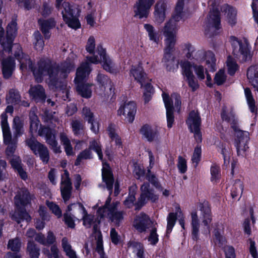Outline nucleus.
<instances>
[{
    "instance_id": "f257e3e1",
    "label": "nucleus",
    "mask_w": 258,
    "mask_h": 258,
    "mask_svg": "<svg viewBox=\"0 0 258 258\" xmlns=\"http://www.w3.org/2000/svg\"><path fill=\"white\" fill-rule=\"evenodd\" d=\"M220 116L222 120L230 123L231 128L235 133V145L238 156L244 157L248 149V143L249 141V133L248 132L241 130L238 125V119L236 117L233 110L227 112L226 106L222 107Z\"/></svg>"
},
{
    "instance_id": "f03ea898",
    "label": "nucleus",
    "mask_w": 258,
    "mask_h": 258,
    "mask_svg": "<svg viewBox=\"0 0 258 258\" xmlns=\"http://www.w3.org/2000/svg\"><path fill=\"white\" fill-rule=\"evenodd\" d=\"M26 60L28 61L29 69L32 72L36 82L41 83L44 77L48 76L50 84L57 87L59 81L58 67H55V62L49 58H41L37 61L36 66H35L29 57L26 58Z\"/></svg>"
},
{
    "instance_id": "7ed1b4c3",
    "label": "nucleus",
    "mask_w": 258,
    "mask_h": 258,
    "mask_svg": "<svg viewBox=\"0 0 258 258\" xmlns=\"http://www.w3.org/2000/svg\"><path fill=\"white\" fill-rule=\"evenodd\" d=\"M175 25L171 20L167 22L164 26V34L166 37L165 40V47L162 61L165 62L167 71H171L173 69L175 57L172 53L175 50L176 43Z\"/></svg>"
},
{
    "instance_id": "20e7f679",
    "label": "nucleus",
    "mask_w": 258,
    "mask_h": 258,
    "mask_svg": "<svg viewBox=\"0 0 258 258\" xmlns=\"http://www.w3.org/2000/svg\"><path fill=\"white\" fill-rule=\"evenodd\" d=\"M157 224L152 222L147 215L142 213L135 219L134 226L139 232H142L148 229L150 234L148 239L150 244L155 245L158 241V235L157 233Z\"/></svg>"
},
{
    "instance_id": "39448f33",
    "label": "nucleus",
    "mask_w": 258,
    "mask_h": 258,
    "mask_svg": "<svg viewBox=\"0 0 258 258\" xmlns=\"http://www.w3.org/2000/svg\"><path fill=\"white\" fill-rule=\"evenodd\" d=\"M96 52L98 55L93 54V56H87V61L86 62H89L91 65V63L97 64L100 63L103 69L106 72L111 74L116 73L117 70L115 64L107 54L106 49L103 48L101 45L97 46Z\"/></svg>"
},
{
    "instance_id": "423d86ee",
    "label": "nucleus",
    "mask_w": 258,
    "mask_h": 258,
    "mask_svg": "<svg viewBox=\"0 0 258 258\" xmlns=\"http://www.w3.org/2000/svg\"><path fill=\"white\" fill-rule=\"evenodd\" d=\"M63 10L61 12L62 19L68 27L77 30L81 27V23L78 17L80 16L81 10L78 6L70 3L63 4Z\"/></svg>"
},
{
    "instance_id": "0eeeda50",
    "label": "nucleus",
    "mask_w": 258,
    "mask_h": 258,
    "mask_svg": "<svg viewBox=\"0 0 258 258\" xmlns=\"http://www.w3.org/2000/svg\"><path fill=\"white\" fill-rule=\"evenodd\" d=\"M111 198L108 197L106 201L105 205L98 209V213L101 217L108 218L114 224L118 225L123 220V216L122 212L117 211L119 203L115 202L110 204Z\"/></svg>"
},
{
    "instance_id": "6e6552de",
    "label": "nucleus",
    "mask_w": 258,
    "mask_h": 258,
    "mask_svg": "<svg viewBox=\"0 0 258 258\" xmlns=\"http://www.w3.org/2000/svg\"><path fill=\"white\" fill-rule=\"evenodd\" d=\"M77 210L82 215V220L83 221V225L86 228H93L94 231L96 232L98 229V225L101 222V219L103 217L98 214V217L94 219V217L91 215L88 214L84 208L81 204H74L69 206L68 208V211H70L72 209Z\"/></svg>"
},
{
    "instance_id": "1a4fd4ad",
    "label": "nucleus",
    "mask_w": 258,
    "mask_h": 258,
    "mask_svg": "<svg viewBox=\"0 0 258 258\" xmlns=\"http://www.w3.org/2000/svg\"><path fill=\"white\" fill-rule=\"evenodd\" d=\"M230 39L232 41H235L239 46V48L237 49L236 48L235 42H233L232 44L233 55H241L242 59L244 62L251 59L252 55L250 53L251 47L246 39H245L244 41H242L241 40H239L236 37L234 36H231Z\"/></svg>"
},
{
    "instance_id": "9d476101",
    "label": "nucleus",
    "mask_w": 258,
    "mask_h": 258,
    "mask_svg": "<svg viewBox=\"0 0 258 258\" xmlns=\"http://www.w3.org/2000/svg\"><path fill=\"white\" fill-rule=\"evenodd\" d=\"M26 144L35 155H38L42 161H49V154L47 148L32 137L26 140Z\"/></svg>"
},
{
    "instance_id": "9b49d317",
    "label": "nucleus",
    "mask_w": 258,
    "mask_h": 258,
    "mask_svg": "<svg viewBox=\"0 0 258 258\" xmlns=\"http://www.w3.org/2000/svg\"><path fill=\"white\" fill-rule=\"evenodd\" d=\"M38 135L40 137H45L46 142L53 150L55 153H60L61 151L60 146L56 140V137L54 130L48 126H40L38 131Z\"/></svg>"
},
{
    "instance_id": "f8f14e48",
    "label": "nucleus",
    "mask_w": 258,
    "mask_h": 258,
    "mask_svg": "<svg viewBox=\"0 0 258 258\" xmlns=\"http://www.w3.org/2000/svg\"><path fill=\"white\" fill-rule=\"evenodd\" d=\"M155 0H138L134 6L135 17L140 19L147 18Z\"/></svg>"
},
{
    "instance_id": "ddd939ff",
    "label": "nucleus",
    "mask_w": 258,
    "mask_h": 258,
    "mask_svg": "<svg viewBox=\"0 0 258 258\" xmlns=\"http://www.w3.org/2000/svg\"><path fill=\"white\" fill-rule=\"evenodd\" d=\"M181 67L182 74L186 77V81L189 87L191 88L192 92H195L199 89L200 85L192 73L191 63L188 61H184L181 63Z\"/></svg>"
},
{
    "instance_id": "4468645a",
    "label": "nucleus",
    "mask_w": 258,
    "mask_h": 258,
    "mask_svg": "<svg viewBox=\"0 0 258 258\" xmlns=\"http://www.w3.org/2000/svg\"><path fill=\"white\" fill-rule=\"evenodd\" d=\"M185 49L187 51L186 57L190 60L195 59L198 61L206 60L211 56L208 52L211 50L205 51L204 49L198 50L195 52L196 49L190 43L185 44Z\"/></svg>"
},
{
    "instance_id": "2eb2a0df",
    "label": "nucleus",
    "mask_w": 258,
    "mask_h": 258,
    "mask_svg": "<svg viewBox=\"0 0 258 258\" xmlns=\"http://www.w3.org/2000/svg\"><path fill=\"white\" fill-rule=\"evenodd\" d=\"M130 74V76H133L134 80L140 85L141 87H143V84L149 80L141 62H139L137 64L132 65Z\"/></svg>"
},
{
    "instance_id": "dca6fc26",
    "label": "nucleus",
    "mask_w": 258,
    "mask_h": 258,
    "mask_svg": "<svg viewBox=\"0 0 258 258\" xmlns=\"http://www.w3.org/2000/svg\"><path fill=\"white\" fill-rule=\"evenodd\" d=\"M137 111V106L135 102L130 101L121 106L117 110L118 115H123L125 119L130 123H132L135 120Z\"/></svg>"
},
{
    "instance_id": "f3484780",
    "label": "nucleus",
    "mask_w": 258,
    "mask_h": 258,
    "mask_svg": "<svg viewBox=\"0 0 258 258\" xmlns=\"http://www.w3.org/2000/svg\"><path fill=\"white\" fill-rule=\"evenodd\" d=\"M163 100L166 110V118L167 127L171 128L174 122V111L173 101L168 94H162Z\"/></svg>"
},
{
    "instance_id": "a211bd4d",
    "label": "nucleus",
    "mask_w": 258,
    "mask_h": 258,
    "mask_svg": "<svg viewBox=\"0 0 258 258\" xmlns=\"http://www.w3.org/2000/svg\"><path fill=\"white\" fill-rule=\"evenodd\" d=\"M39 29L45 39H49L51 36L50 30L55 28L56 22L54 18L47 19H39L38 20Z\"/></svg>"
},
{
    "instance_id": "6ab92c4d",
    "label": "nucleus",
    "mask_w": 258,
    "mask_h": 258,
    "mask_svg": "<svg viewBox=\"0 0 258 258\" xmlns=\"http://www.w3.org/2000/svg\"><path fill=\"white\" fill-rule=\"evenodd\" d=\"M140 133L150 143L159 139V132L157 128L153 127L148 123L144 124L141 126Z\"/></svg>"
},
{
    "instance_id": "aec40b11",
    "label": "nucleus",
    "mask_w": 258,
    "mask_h": 258,
    "mask_svg": "<svg viewBox=\"0 0 258 258\" xmlns=\"http://www.w3.org/2000/svg\"><path fill=\"white\" fill-rule=\"evenodd\" d=\"M2 71L4 78L9 79L15 69L16 63L14 58L8 56L1 60Z\"/></svg>"
},
{
    "instance_id": "412c9836",
    "label": "nucleus",
    "mask_w": 258,
    "mask_h": 258,
    "mask_svg": "<svg viewBox=\"0 0 258 258\" xmlns=\"http://www.w3.org/2000/svg\"><path fill=\"white\" fill-rule=\"evenodd\" d=\"M189 132L193 130L201 128L202 125V119L198 111L192 110L188 115L185 120Z\"/></svg>"
},
{
    "instance_id": "4be33fe9",
    "label": "nucleus",
    "mask_w": 258,
    "mask_h": 258,
    "mask_svg": "<svg viewBox=\"0 0 258 258\" xmlns=\"http://www.w3.org/2000/svg\"><path fill=\"white\" fill-rule=\"evenodd\" d=\"M212 20V27L215 28L214 31L210 32V29L205 30V35L209 38H213L220 33V30L221 29V18L220 13L218 10H214L211 16Z\"/></svg>"
},
{
    "instance_id": "5701e85b",
    "label": "nucleus",
    "mask_w": 258,
    "mask_h": 258,
    "mask_svg": "<svg viewBox=\"0 0 258 258\" xmlns=\"http://www.w3.org/2000/svg\"><path fill=\"white\" fill-rule=\"evenodd\" d=\"M91 71V65L90 63H83L77 70L76 77L74 79L75 84L85 82L87 76L89 75Z\"/></svg>"
},
{
    "instance_id": "b1692460",
    "label": "nucleus",
    "mask_w": 258,
    "mask_h": 258,
    "mask_svg": "<svg viewBox=\"0 0 258 258\" xmlns=\"http://www.w3.org/2000/svg\"><path fill=\"white\" fill-rule=\"evenodd\" d=\"M149 184L147 183L143 184L141 187V195L139 201V204L141 206L144 205L147 200H150L154 202L158 199L157 195H154L149 189Z\"/></svg>"
},
{
    "instance_id": "393cba45",
    "label": "nucleus",
    "mask_w": 258,
    "mask_h": 258,
    "mask_svg": "<svg viewBox=\"0 0 258 258\" xmlns=\"http://www.w3.org/2000/svg\"><path fill=\"white\" fill-rule=\"evenodd\" d=\"M60 189L63 199L66 201L68 200L71 195L72 185L69 173L66 170H64V173L61 177Z\"/></svg>"
},
{
    "instance_id": "a878e982",
    "label": "nucleus",
    "mask_w": 258,
    "mask_h": 258,
    "mask_svg": "<svg viewBox=\"0 0 258 258\" xmlns=\"http://www.w3.org/2000/svg\"><path fill=\"white\" fill-rule=\"evenodd\" d=\"M55 67H58V75L60 73V76L66 79L68 77L69 74L75 68L74 63L70 59H67L61 62L60 65L55 62Z\"/></svg>"
},
{
    "instance_id": "bb28decb",
    "label": "nucleus",
    "mask_w": 258,
    "mask_h": 258,
    "mask_svg": "<svg viewBox=\"0 0 258 258\" xmlns=\"http://www.w3.org/2000/svg\"><path fill=\"white\" fill-rule=\"evenodd\" d=\"M29 94L36 102H45L46 94L45 90L41 85H37L29 90Z\"/></svg>"
},
{
    "instance_id": "cd10ccee",
    "label": "nucleus",
    "mask_w": 258,
    "mask_h": 258,
    "mask_svg": "<svg viewBox=\"0 0 258 258\" xmlns=\"http://www.w3.org/2000/svg\"><path fill=\"white\" fill-rule=\"evenodd\" d=\"M102 176L103 180L105 182L108 190H111L114 180L110 167L107 162H104L103 164Z\"/></svg>"
},
{
    "instance_id": "c85d7f7f",
    "label": "nucleus",
    "mask_w": 258,
    "mask_h": 258,
    "mask_svg": "<svg viewBox=\"0 0 258 258\" xmlns=\"http://www.w3.org/2000/svg\"><path fill=\"white\" fill-rule=\"evenodd\" d=\"M166 4L164 2H158L155 6L154 17L158 23H162L165 18Z\"/></svg>"
},
{
    "instance_id": "c756f323",
    "label": "nucleus",
    "mask_w": 258,
    "mask_h": 258,
    "mask_svg": "<svg viewBox=\"0 0 258 258\" xmlns=\"http://www.w3.org/2000/svg\"><path fill=\"white\" fill-rule=\"evenodd\" d=\"M77 85V91L78 94L83 98L89 99L92 96L91 87L93 84L80 83L76 84Z\"/></svg>"
},
{
    "instance_id": "7c9ffc66",
    "label": "nucleus",
    "mask_w": 258,
    "mask_h": 258,
    "mask_svg": "<svg viewBox=\"0 0 258 258\" xmlns=\"http://www.w3.org/2000/svg\"><path fill=\"white\" fill-rule=\"evenodd\" d=\"M8 145L6 149V155L7 159L9 161H21L20 157L15 154V151L17 147V141H14L12 143L7 144Z\"/></svg>"
},
{
    "instance_id": "2f4dec72",
    "label": "nucleus",
    "mask_w": 258,
    "mask_h": 258,
    "mask_svg": "<svg viewBox=\"0 0 258 258\" xmlns=\"http://www.w3.org/2000/svg\"><path fill=\"white\" fill-rule=\"evenodd\" d=\"M128 249L136 255L135 258H145L143 245L137 241H130L128 243Z\"/></svg>"
},
{
    "instance_id": "473e14b6",
    "label": "nucleus",
    "mask_w": 258,
    "mask_h": 258,
    "mask_svg": "<svg viewBox=\"0 0 258 258\" xmlns=\"http://www.w3.org/2000/svg\"><path fill=\"white\" fill-rule=\"evenodd\" d=\"M151 81L152 80L149 79L143 84V87H141L144 88L143 98L145 104L148 103L151 100L152 95L155 92L154 88L151 83Z\"/></svg>"
},
{
    "instance_id": "72a5a7b5",
    "label": "nucleus",
    "mask_w": 258,
    "mask_h": 258,
    "mask_svg": "<svg viewBox=\"0 0 258 258\" xmlns=\"http://www.w3.org/2000/svg\"><path fill=\"white\" fill-rule=\"evenodd\" d=\"M60 140L61 143L64 147L66 155L68 156H73L74 155V153L73 152V149L71 145V141L65 133H60Z\"/></svg>"
},
{
    "instance_id": "f704fd0d",
    "label": "nucleus",
    "mask_w": 258,
    "mask_h": 258,
    "mask_svg": "<svg viewBox=\"0 0 258 258\" xmlns=\"http://www.w3.org/2000/svg\"><path fill=\"white\" fill-rule=\"evenodd\" d=\"M21 101V95L19 92L15 89H11L6 96L8 104H18Z\"/></svg>"
},
{
    "instance_id": "c9c22d12",
    "label": "nucleus",
    "mask_w": 258,
    "mask_h": 258,
    "mask_svg": "<svg viewBox=\"0 0 258 258\" xmlns=\"http://www.w3.org/2000/svg\"><path fill=\"white\" fill-rule=\"evenodd\" d=\"M17 18H13L6 28V36L13 38H16L18 34V24Z\"/></svg>"
},
{
    "instance_id": "e433bc0d",
    "label": "nucleus",
    "mask_w": 258,
    "mask_h": 258,
    "mask_svg": "<svg viewBox=\"0 0 258 258\" xmlns=\"http://www.w3.org/2000/svg\"><path fill=\"white\" fill-rule=\"evenodd\" d=\"M61 246L66 255L69 258H78L76 251L72 248L68 239L66 237L61 240Z\"/></svg>"
},
{
    "instance_id": "4c0bfd02",
    "label": "nucleus",
    "mask_w": 258,
    "mask_h": 258,
    "mask_svg": "<svg viewBox=\"0 0 258 258\" xmlns=\"http://www.w3.org/2000/svg\"><path fill=\"white\" fill-rule=\"evenodd\" d=\"M226 13H227V20L228 23L231 26H234L237 23V11L232 6L227 5L225 10Z\"/></svg>"
},
{
    "instance_id": "58836bf2",
    "label": "nucleus",
    "mask_w": 258,
    "mask_h": 258,
    "mask_svg": "<svg viewBox=\"0 0 258 258\" xmlns=\"http://www.w3.org/2000/svg\"><path fill=\"white\" fill-rule=\"evenodd\" d=\"M226 65L228 74L231 76H233L239 68L235 59L230 55L227 57Z\"/></svg>"
},
{
    "instance_id": "ea45409f",
    "label": "nucleus",
    "mask_w": 258,
    "mask_h": 258,
    "mask_svg": "<svg viewBox=\"0 0 258 258\" xmlns=\"http://www.w3.org/2000/svg\"><path fill=\"white\" fill-rule=\"evenodd\" d=\"M244 94L250 111L252 113H256L257 108L251 91L249 88L244 89Z\"/></svg>"
},
{
    "instance_id": "a19ab883",
    "label": "nucleus",
    "mask_w": 258,
    "mask_h": 258,
    "mask_svg": "<svg viewBox=\"0 0 258 258\" xmlns=\"http://www.w3.org/2000/svg\"><path fill=\"white\" fill-rule=\"evenodd\" d=\"M145 29L148 33L149 39L157 43L159 41L160 35L158 31H156L154 27L150 24H145L144 25Z\"/></svg>"
},
{
    "instance_id": "79ce46f5",
    "label": "nucleus",
    "mask_w": 258,
    "mask_h": 258,
    "mask_svg": "<svg viewBox=\"0 0 258 258\" xmlns=\"http://www.w3.org/2000/svg\"><path fill=\"white\" fill-rule=\"evenodd\" d=\"M146 178L151 182V183L156 186L157 188L162 191L163 196L167 197L170 195V192L169 190L162 188L158 184L156 177L154 175L151 174L149 170H148V173L146 175Z\"/></svg>"
},
{
    "instance_id": "37998d69",
    "label": "nucleus",
    "mask_w": 258,
    "mask_h": 258,
    "mask_svg": "<svg viewBox=\"0 0 258 258\" xmlns=\"http://www.w3.org/2000/svg\"><path fill=\"white\" fill-rule=\"evenodd\" d=\"M184 5V0H178L176 3L174 13L172 17L175 22H178L182 19V13Z\"/></svg>"
},
{
    "instance_id": "c03bdc74",
    "label": "nucleus",
    "mask_w": 258,
    "mask_h": 258,
    "mask_svg": "<svg viewBox=\"0 0 258 258\" xmlns=\"http://www.w3.org/2000/svg\"><path fill=\"white\" fill-rule=\"evenodd\" d=\"M191 216V226H192V235L194 239H197L199 235V222L198 216L196 212H192Z\"/></svg>"
},
{
    "instance_id": "a18cd8bd",
    "label": "nucleus",
    "mask_w": 258,
    "mask_h": 258,
    "mask_svg": "<svg viewBox=\"0 0 258 258\" xmlns=\"http://www.w3.org/2000/svg\"><path fill=\"white\" fill-rule=\"evenodd\" d=\"M14 40L15 38L7 36L3 39L1 38V45L3 50L9 53H12Z\"/></svg>"
},
{
    "instance_id": "49530a36",
    "label": "nucleus",
    "mask_w": 258,
    "mask_h": 258,
    "mask_svg": "<svg viewBox=\"0 0 258 258\" xmlns=\"http://www.w3.org/2000/svg\"><path fill=\"white\" fill-rule=\"evenodd\" d=\"M12 219L15 220L18 223H20L24 220L27 222H29L31 220V217L30 215L24 211H15L12 215Z\"/></svg>"
},
{
    "instance_id": "de8ad7c7",
    "label": "nucleus",
    "mask_w": 258,
    "mask_h": 258,
    "mask_svg": "<svg viewBox=\"0 0 258 258\" xmlns=\"http://www.w3.org/2000/svg\"><path fill=\"white\" fill-rule=\"evenodd\" d=\"M95 81L100 88L104 89H105L107 85L111 82V79L108 76L102 73L98 74Z\"/></svg>"
},
{
    "instance_id": "09e8293b",
    "label": "nucleus",
    "mask_w": 258,
    "mask_h": 258,
    "mask_svg": "<svg viewBox=\"0 0 258 258\" xmlns=\"http://www.w3.org/2000/svg\"><path fill=\"white\" fill-rule=\"evenodd\" d=\"M72 131L76 136H78L84 134V125L79 120H73L71 123Z\"/></svg>"
},
{
    "instance_id": "8fccbe9b",
    "label": "nucleus",
    "mask_w": 258,
    "mask_h": 258,
    "mask_svg": "<svg viewBox=\"0 0 258 258\" xmlns=\"http://www.w3.org/2000/svg\"><path fill=\"white\" fill-rule=\"evenodd\" d=\"M33 35L35 39L34 47L35 49H42L44 46V41L43 36L38 30L35 31Z\"/></svg>"
},
{
    "instance_id": "3c124183",
    "label": "nucleus",
    "mask_w": 258,
    "mask_h": 258,
    "mask_svg": "<svg viewBox=\"0 0 258 258\" xmlns=\"http://www.w3.org/2000/svg\"><path fill=\"white\" fill-rule=\"evenodd\" d=\"M30 131L32 133L36 132L40 124V120L38 117L35 113L30 114Z\"/></svg>"
},
{
    "instance_id": "603ef678",
    "label": "nucleus",
    "mask_w": 258,
    "mask_h": 258,
    "mask_svg": "<svg viewBox=\"0 0 258 258\" xmlns=\"http://www.w3.org/2000/svg\"><path fill=\"white\" fill-rule=\"evenodd\" d=\"M226 78L224 70L220 69L216 73L214 81L217 86H221L225 82Z\"/></svg>"
},
{
    "instance_id": "864d4df0",
    "label": "nucleus",
    "mask_w": 258,
    "mask_h": 258,
    "mask_svg": "<svg viewBox=\"0 0 258 258\" xmlns=\"http://www.w3.org/2000/svg\"><path fill=\"white\" fill-rule=\"evenodd\" d=\"M93 155L92 151H90L89 148L81 151L77 156V158L75 161H82L83 160H91L93 159Z\"/></svg>"
},
{
    "instance_id": "5fc2aeb1",
    "label": "nucleus",
    "mask_w": 258,
    "mask_h": 258,
    "mask_svg": "<svg viewBox=\"0 0 258 258\" xmlns=\"http://www.w3.org/2000/svg\"><path fill=\"white\" fill-rule=\"evenodd\" d=\"M211 56L206 60V64L209 71L214 72L216 70L215 54L213 51L208 52Z\"/></svg>"
},
{
    "instance_id": "6e6d98bb",
    "label": "nucleus",
    "mask_w": 258,
    "mask_h": 258,
    "mask_svg": "<svg viewBox=\"0 0 258 258\" xmlns=\"http://www.w3.org/2000/svg\"><path fill=\"white\" fill-rule=\"evenodd\" d=\"M82 116L85 120L88 123H92L95 120L94 115L90 108L86 106L84 107L82 109Z\"/></svg>"
},
{
    "instance_id": "4d7b16f0",
    "label": "nucleus",
    "mask_w": 258,
    "mask_h": 258,
    "mask_svg": "<svg viewBox=\"0 0 258 258\" xmlns=\"http://www.w3.org/2000/svg\"><path fill=\"white\" fill-rule=\"evenodd\" d=\"M136 185L132 186L130 188V194L127 198L124 201V203L125 206L128 207H131L135 200V191L137 190Z\"/></svg>"
},
{
    "instance_id": "13d9d810",
    "label": "nucleus",
    "mask_w": 258,
    "mask_h": 258,
    "mask_svg": "<svg viewBox=\"0 0 258 258\" xmlns=\"http://www.w3.org/2000/svg\"><path fill=\"white\" fill-rule=\"evenodd\" d=\"M27 251L31 258H38L39 255V249L32 242H29L27 246Z\"/></svg>"
},
{
    "instance_id": "bf43d9fd",
    "label": "nucleus",
    "mask_w": 258,
    "mask_h": 258,
    "mask_svg": "<svg viewBox=\"0 0 258 258\" xmlns=\"http://www.w3.org/2000/svg\"><path fill=\"white\" fill-rule=\"evenodd\" d=\"M20 240L18 238L10 239L8 243V248L12 251H19L21 247Z\"/></svg>"
},
{
    "instance_id": "052dcab7",
    "label": "nucleus",
    "mask_w": 258,
    "mask_h": 258,
    "mask_svg": "<svg viewBox=\"0 0 258 258\" xmlns=\"http://www.w3.org/2000/svg\"><path fill=\"white\" fill-rule=\"evenodd\" d=\"M176 214L170 213L167 217V232L170 233L175 225L176 220Z\"/></svg>"
},
{
    "instance_id": "680f3d73",
    "label": "nucleus",
    "mask_w": 258,
    "mask_h": 258,
    "mask_svg": "<svg viewBox=\"0 0 258 258\" xmlns=\"http://www.w3.org/2000/svg\"><path fill=\"white\" fill-rule=\"evenodd\" d=\"M29 193L27 191L21 197V196L17 195L15 198L16 204L19 206L20 205H25L28 202Z\"/></svg>"
},
{
    "instance_id": "e2e57ef3",
    "label": "nucleus",
    "mask_w": 258,
    "mask_h": 258,
    "mask_svg": "<svg viewBox=\"0 0 258 258\" xmlns=\"http://www.w3.org/2000/svg\"><path fill=\"white\" fill-rule=\"evenodd\" d=\"M95 47V40L93 36H91L88 39L86 46V51L90 54H94Z\"/></svg>"
},
{
    "instance_id": "0e129e2a",
    "label": "nucleus",
    "mask_w": 258,
    "mask_h": 258,
    "mask_svg": "<svg viewBox=\"0 0 258 258\" xmlns=\"http://www.w3.org/2000/svg\"><path fill=\"white\" fill-rule=\"evenodd\" d=\"M211 181L216 182L220 177L219 167L215 165H213L211 168Z\"/></svg>"
},
{
    "instance_id": "69168bd1",
    "label": "nucleus",
    "mask_w": 258,
    "mask_h": 258,
    "mask_svg": "<svg viewBox=\"0 0 258 258\" xmlns=\"http://www.w3.org/2000/svg\"><path fill=\"white\" fill-rule=\"evenodd\" d=\"M51 252L50 253L48 250H44V253L48 258H58L59 250L55 245H53L51 247Z\"/></svg>"
},
{
    "instance_id": "338daca9",
    "label": "nucleus",
    "mask_w": 258,
    "mask_h": 258,
    "mask_svg": "<svg viewBox=\"0 0 258 258\" xmlns=\"http://www.w3.org/2000/svg\"><path fill=\"white\" fill-rule=\"evenodd\" d=\"M243 185L240 180H237L235 185V188H233L231 192V196L233 198L237 197L242 192Z\"/></svg>"
},
{
    "instance_id": "774afa93",
    "label": "nucleus",
    "mask_w": 258,
    "mask_h": 258,
    "mask_svg": "<svg viewBox=\"0 0 258 258\" xmlns=\"http://www.w3.org/2000/svg\"><path fill=\"white\" fill-rule=\"evenodd\" d=\"M224 251L225 258H236L235 249L232 246H225Z\"/></svg>"
}]
</instances>
